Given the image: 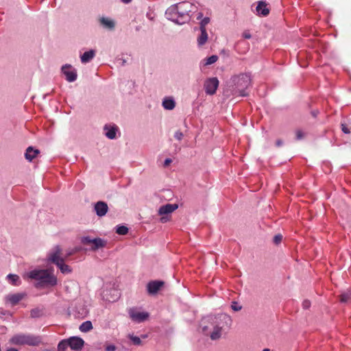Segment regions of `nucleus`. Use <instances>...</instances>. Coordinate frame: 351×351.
I'll return each mask as SVG.
<instances>
[{
    "label": "nucleus",
    "mask_w": 351,
    "mask_h": 351,
    "mask_svg": "<svg viewBox=\"0 0 351 351\" xmlns=\"http://www.w3.org/2000/svg\"><path fill=\"white\" fill-rule=\"evenodd\" d=\"M62 248L59 245H56L53 248V251L49 254V259L59 267L62 273L69 274L72 269L68 265L64 263L65 259L62 256Z\"/></svg>",
    "instance_id": "39448f33"
},
{
    "label": "nucleus",
    "mask_w": 351,
    "mask_h": 351,
    "mask_svg": "<svg viewBox=\"0 0 351 351\" xmlns=\"http://www.w3.org/2000/svg\"><path fill=\"white\" fill-rule=\"evenodd\" d=\"M68 347L67 340L63 339L58 345V351H66Z\"/></svg>",
    "instance_id": "a878e982"
},
{
    "label": "nucleus",
    "mask_w": 351,
    "mask_h": 351,
    "mask_svg": "<svg viewBox=\"0 0 351 351\" xmlns=\"http://www.w3.org/2000/svg\"><path fill=\"white\" fill-rule=\"evenodd\" d=\"M282 236L281 234H277L274 237V242L276 244H278L282 241Z\"/></svg>",
    "instance_id": "4c0bfd02"
},
{
    "label": "nucleus",
    "mask_w": 351,
    "mask_h": 351,
    "mask_svg": "<svg viewBox=\"0 0 351 351\" xmlns=\"http://www.w3.org/2000/svg\"><path fill=\"white\" fill-rule=\"evenodd\" d=\"M295 135L297 140H301L304 137V133L300 130H296Z\"/></svg>",
    "instance_id": "72a5a7b5"
},
{
    "label": "nucleus",
    "mask_w": 351,
    "mask_h": 351,
    "mask_svg": "<svg viewBox=\"0 0 351 351\" xmlns=\"http://www.w3.org/2000/svg\"><path fill=\"white\" fill-rule=\"evenodd\" d=\"M116 232L120 235H125L128 232V228L125 226H119L117 227Z\"/></svg>",
    "instance_id": "cd10ccee"
},
{
    "label": "nucleus",
    "mask_w": 351,
    "mask_h": 351,
    "mask_svg": "<svg viewBox=\"0 0 351 351\" xmlns=\"http://www.w3.org/2000/svg\"><path fill=\"white\" fill-rule=\"evenodd\" d=\"M129 338L132 340V341L133 342V343L134 345H136V346L141 345L142 341L138 337L134 336L132 335H130Z\"/></svg>",
    "instance_id": "c756f323"
},
{
    "label": "nucleus",
    "mask_w": 351,
    "mask_h": 351,
    "mask_svg": "<svg viewBox=\"0 0 351 351\" xmlns=\"http://www.w3.org/2000/svg\"><path fill=\"white\" fill-rule=\"evenodd\" d=\"M93 324L90 321H86L83 322L79 327V329L82 332H87L93 329Z\"/></svg>",
    "instance_id": "412c9836"
},
{
    "label": "nucleus",
    "mask_w": 351,
    "mask_h": 351,
    "mask_svg": "<svg viewBox=\"0 0 351 351\" xmlns=\"http://www.w3.org/2000/svg\"><path fill=\"white\" fill-rule=\"evenodd\" d=\"M72 314L76 318L83 319L88 314V310L84 304L79 303L73 309Z\"/></svg>",
    "instance_id": "0eeeda50"
},
{
    "label": "nucleus",
    "mask_w": 351,
    "mask_h": 351,
    "mask_svg": "<svg viewBox=\"0 0 351 351\" xmlns=\"http://www.w3.org/2000/svg\"><path fill=\"white\" fill-rule=\"evenodd\" d=\"M177 208H178V205L177 204H167L166 205L162 206L159 208L158 213L160 215H166V214H169V213H173Z\"/></svg>",
    "instance_id": "2eb2a0df"
},
{
    "label": "nucleus",
    "mask_w": 351,
    "mask_h": 351,
    "mask_svg": "<svg viewBox=\"0 0 351 351\" xmlns=\"http://www.w3.org/2000/svg\"><path fill=\"white\" fill-rule=\"evenodd\" d=\"M28 277L38 281L37 288L53 287L57 284V278L47 269H34L28 273Z\"/></svg>",
    "instance_id": "f03ea898"
},
{
    "label": "nucleus",
    "mask_w": 351,
    "mask_h": 351,
    "mask_svg": "<svg viewBox=\"0 0 351 351\" xmlns=\"http://www.w3.org/2000/svg\"><path fill=\"white\" fill-rule=\"evenodd\" d=\"M10 343L16 346H38L42 343V338L31 334H16L12 337Z\"/></svg>",
    "instance_id": "20e7f679"
},
{
    "label": "nucleus",
    "mask_w": 351,
    "mask_h": 351,
    "mask_svg": "<svg viewBox=\"0 0 351 351\" xmlns=\"http://www.w3.org/2000/svg\"><path fill=\"white\" fill-rule=\"evenodd\" d=\"M341 130L345 134H350V130L348 128V125L346 123H341Z\"/></svg>",
    "instance_id": "f704fd0d"
},
{
    "label": "nucleus",
    "mask_w": 351,
    "mask_h": 351,
    "mask_svg": "<svg viewBox=\"0 0 351 351\" xmlns=\"http://www.w3.org/2000/svg\"><path fill=\"white\" fill-rule=\"evenodd\" d=\"M256 10L258 16H266L269 14V9L267 8L266 1H258Z\"/></svg>",
    "instance_id": "ddd939ff"
},
{
    "label": "nucleus",
    "mask_w": 351,
    "mask_h": 351,
    "mask_svg": "<svg viewBox=\"0 0 351 351\" xmlns=\"http://www.w3.org/2000/svg\"><path fill=\"white\" fill-rule=\"evenodd\" d=\"M43 315V312L42 309H40L38 308H34L30 312V315L32 317L36 318V317H40Z\"/></svg>",
    "instance_id": "bb28decb"
},
{
    "label": "nucleus",
    "mask_w": 351,
    "mask_h": 351,
    "mask_svg": "<svg viewBox=\"0 0 351 351\" xmlns=\"http://www.w3.org/2000/svg\"><path fill=\"white\" fill-rule=\"evenodd\" d=\"M243 37L245 39L251 38V34L248 31H245L243 33Z\"/></svg>",
    "instance_id": "79ce46f5"
},
{
    "label": "nucleus",
    "mask_w": 351,
    "mask_h": 351,
    "mask_svg": "<svg viewBox=\"0 0 351 351\" xmlns=\"http://www.w3.org/2000/svg\"><path fill=\"white\" fill-rule=\"evenodd\" d=\"M25 296L24 293H17L8 295L5 297L6 302H10L12 305L17 304Z\"/></svg>",
    "instance_id": "4468645a"
},
{
    "label": "nucleus",
    "mask_w": 351,
    "mask_h": 351,
    "mask_svg": "<svg viewBox=\"0 0 351 351\" xmlns=\"http://www.w3.org/2000/svg\"><path fill=\"white\" fill-rule=\"evenodd\" d=\"M175 101L171 99H165L162 101V106L166 110H173L175 108Z\"/></svg>",
    "instance_id": "4be33fe9"
},
{
    "label": "nucleus",
    "mask_w": 351,
    "mask_h": 351,
    "mask_svg": "<svg viewBox=\"0 0 351 351\" xmlns=\"http://www.w3.org/2000/svg\"><path fill=\"white\" fill-rule=\"evenodd\" d=\"M62 71L66 76V80L68 82H74L77 79L76 70L73 69L71 65L66 64L62 67Z\"/></svg>",
    "instance_id": "1a4fd4ad"
},
{
    "label": "nucleus",
    "mask_w": 351,
    "mask_h": 351,
    "mask_svg": "<svg viewBox=\"0 0 351 351\" xmlns=\"http://www.w3.org/2000/svg\"><path fill=\"white\" fill-rule=\"evenodd\" d=\"M95 52L94 50H90L88 51L84 52L81 56V61L82 63H87L90 62L95 56Z\"/></svg>",
    "instance_id": "a211bd4d"
},
{
    "label": "nucleus",
    "mask_w": 351,
    "mask_h": 351,
    "mask_svg": "<svg viewBox=\"0 0 351 351\" xmlns=\"http://www.w3.org/2000/svg\"><path fill=\"white\" fill-rule=\"evenodd\" d=\"M66 340L69 346L73 350H81L84 345V341L79 337H71Z\"/></svg>",
    "instance_id": "6e6552de"
},
{
    "label": "nucleus",
    "mask_w": 351,
    "mask_h": 351,
    "mask_svg": "<svg viewBox=\"0 0 351 351\" xmlns=\"http://www.w3.org/2000/svg\"><path fill=\"white\" fill-rule=\"evenodd\" d=\"M201 34L197 38V43L199 46L204 45L208 40V34L206 32V27H203L200 29Z\"/></svg>",
    "instance_id": "aec40b11"
},
{
    "label": "nucleus",
    "mask_w": 351,
    "mask_h": 351,
    "mask_svg": "<svg viewBox=\"0 0 351 351\" xmlns=\"http://www.w3.org/2000/svg\"><path fill=\"white\" fill-rule=\"evenodd\" d=\"M340 301L341 302H348L351 299V291H348L340 295Z\"/></svg>",
    "instance_id": "b1692460"
},
{
    "label": "nucleus",
    "mask_w": 351,
    "mask_h": 351,
    "mask_svg": "<svg viewBox=\"0 0 351 351\" xmlns=\"http://www.w3.org/2000/svg\"><path fill=\"white\" fill-rule=\"evenodd\" d=\"M73 251H75V254L80 250V248L79 247H75L72 249Z\"/></svg>",
    "instance_id": "49530a36"
},
{
    "label": "nucleus",
    "mask_w": 351,
    "mask_h": 351,
    "mask_svg": "<svg viewBox=\"0 0 351 351\" xmlns=\"http://www.w3.org/2000/svg\"><path fill=\"white\" fill-rule=\"evenodd\" d=\"M231 308L234 311H239L241 309L242 307L237 302H233L232 303Z\"/></svg>",
    "instance_id": "2f4dec72"
},
{
    "label": "nucleus",
    "mask_w": 351,
    "mask_h": 351,
    "mask_svg": "<svg viewBox=\"0 0 351 351\" xmlns=\"http://www.w3.org/2000/svg\"><path fill=\"white\" fill-rule=\"evenodd\" d=\"M104 130H106V136L110 139H114L116 137V131L117 128L116 126L106 125Z\"/></svg>",
    "instance_id": "6ab92c4d"
},
{
    "label": "nucleus",
    "mask_w": 351,
    "mask_h": 351,
    "mask_svg": "<svg viewBox=\"0 0 351 351\" xmlns=\"http://www.w3.org/2000/svg\"><path fill=\"white\" fill-rule=\"evenodd\" d=\"M6 351H19V350L16 348H12L8 349Z\"/></svg>",
    "instance_id": "09e8293b"
},
{
    "label": "nucleus",
    "mask_w": 351,
    "mask_h": 351,
    "mask_svg": "<svg viewBox=\"0 0 351 351\" xmlns=\"http://www.w3.org/2000/svg\"><path fill=\"white\" fill-rule=\"evenodd\" d=\"M218 60V56L216 55H213L208 58L206 59L205 65H210L216 62Z\"/></svg>",
    "instance_id": "c85d7f7f"
},
{
    "label": "nucleus",
    "mask_w": 351,
    "mask_h": 351,
    "mask_svg": "<svg viewBox=\"0 0 351 351\" xmlns=\"http://www.w3.org/2000/svg\"><path fill=\"white\" fill-rule=\"evenodd\" d=\"M38 154L39 151L38 149H34L32 147H29L26 150L25 156L27 160L32 161Z\"/></svg>",
    "instance_id": "f3484780"
},
{
    "label": "nucleus",
    "mask_w": 351,
    "mask_h": 351,
    "mask_svg": "<svg viewBox=\"0 0 351 351\" xmlns=\"http://www.w3.org/2000/svg\"><path fill=\"white\" fill-rule=\"evenodd\" d=\"M104 241L101 239H93L91 249L95 250L99 247L104 246Z\"/></svg>",
    "instance_id": "5701e85b"
},
{
    "label": "nucleus",
    "mask_w": 351,
    "mask_h": 351,
    "mask_svg": "<svg viewBox=\"0 0 351 351\" xmlns=\"http://www.w3.org/2000/svg\"><path fill=\"white\" fill-rule=\"evenodd\" d=\"M174 137L176 139H178V141H181L183 137V134L182 132L178 130V131L176 132V133L174 134Z\"/></svg>",
    "instance_id": "58836bf2"
},
{
    "label": "nucleus",
    "mask_w": 351,
    "mask_h": 351,
    "mask_svg": "<svg viewBox=\"0 0 351 351\" xmlns=\"http://www.w3.org/2000/svg\"><path fill=\"white\" fill-rule=\"evenodd\" d=\"M163 281H151L147 285V291L149 292V294H155L160 290V289L163 286Z\"/></svg>",
    "instance_id": "f8f14e48"
},
{
    "label": "nucleus",
    "mask_w": 351,
    "mask_h": 351,
    "mask_svg": "<svg viewBox=\"0 0 351 351\" xmlns=\"http://www.w3.org/2000/svg\"><path fill=\"white\" fill-rule=\"evenodd\" d=\"M82 243L84 245H92L93 239H91L88 237H83L82 239Z\"/></svg>",
    "instance_id": "7c9ffc66"
},
{
    "label": "nucleus",
    "mask_w": 351,
    "mask_h": 351,
    "mask_svg": "<svg viewBox=\"0 0 351 351\" xmlns=\"http://www.w3.org/2000/svg\"><path fill=\"white\" fill-rule=\"evenodd\" d=\"M106 351H115L117 350V347L112 344H108L105 346Z\"/></svg>",
    "instance_id": "e433bc0d"
},
{
    "label": "nucleus",
    "mask_w": 351,
    "mask_h": 351,
    "mask_svg": "<svg viewBox=\"0 0 351 351\" xmlns=\"http://www.w3.org/2000/svg\"><path fill=\"white\" fill-rule=\"evenodd\" d=\"M75 254V251H73L72 250H69L68 251H66V253L65 254V256L63 257L64 259L67 258L68 257H69L70 256L73 255Z\"/></svg>",
    "instance_id": "a19ab883"
},
{
    "label": "nucleus",
    "mask_w": 351,
    "mask_h": 351,
    "mask_svg": "<svg viewBox=\"0 0 351 351\" xmlns=\"http://www.w3.org/2000/svg\"><path fill=\"white\" fill-rule=\"evenodd\" d=\"M172 162L171 159L170 158H167L165 160V162H164V165L165 167L168 166L171 162Z\"/></svg>",
    "instance_id": "37998d69"
},
{
    "label": "nucleus",
    "mask_w": 351,
    "mask_h": 351,
    "mask_svg": "<svg viewBox=\"0 0 351 351\" xmlns=\"http://www.w3.org/2000/svg\"><path fill=\"white\" fill-rule=\"evenodd\" d=\"M94 209L97 216L104 217L108 210V206L106 202L99 201L95 204Z\"/></svg>",
    "instance_id": "9b49d317"
},
{
    "label": "nucleus",
    "mask_w": 351,
    "mask_h": 351,
    "mask_svg": "<svg viewBox=\"0 0 351 351\" xmlns=\"http://www.w3.org/2000/svg\"><path fill=\"white\" fill-rule=\"evenodd\" d=\"M121 1L124 3H129L132 1V0H121Z\"/></svg>",
    "instance_id": "de8ad7c7"
},
{
    "label": "nucleus",
    "mask_w": 351,
    "mask_h": 351,
    "mask_svg": "<svg viewBox=\"0 0 351 351\" xmlns=\"http://www.w3.org/2000/svg\"><path fill=\"white\" fill-rule=\"evenodd\" d=\"M219 83L217 77L208 78L204 84L206 93L210 95H214L219 86Z\"/></svg>",
    "instance_id": "423d86ee"
},
{
    "label": "nucleus",
    "mask_w": 351,
    "mask_h": 351,
    "mask_svg": "<svg viewBox=\"0 0 351 351\" xmlns=\"http://www.w3.org/2000/svg\"><path fill=\"white\" fill-rule=\"evenodd\" d=\"M99 22H100L101 25L104 27H105L106 29H110V30L114 29V28L115 27L114 21L113 20H112V19H108V18L101 17L99 19Z\"/></svg>",
    "instance_id": "dca6fc26"
},
{
    "label": "nucleus",
    "mask_w": 351,
    "mask_h": 351,
    "mask_svg": "<svg viewBox=\"0 0 351 351\" xmlns=\"http://www.w3.org/2000/svg\"><path fill=\"white\" fill-rule=\"evenodd\" d=\"M230 317L226 315L208 317L202 320L201 327L202 331L212 340L219 339L221 337L222 329L225 325L230 324Z\"/></svg>",
    "instance_id": "f257e3e1"
},
{
    "label": "nucleus",
    "mask_w": 351,
    "mask_h": 351,
    "mask_svg": "<svg viewBox=\"0 0 351 351\" xmlns=\"http://www.w3.org/2000/svg\"><path fill=\"white\" fill-rule=\"evenodd\" d=\"M167 221V218L165 217H162L160 218V221L162 222V223H165L166 221Z\"/></svg>",
    "instance_id": "a18cd8bd"
},
{
    "label": "nucleus",
    "mask_w": 351,
    "mask_h": 351,
    "mask_svg": "<svg viewBox=\"0 0 351 351\" xmlns=\"http://www.w3.org/2000/svg\"><path fill=\"white\" fill-rule=\"evenodd\" d=\"M210 22V19L208 17H205L203 19L200 23V29H202L203 27H206V25Z\"/></svg>",
    "instance_id": "473e14b6"
},
{
    "label": "nucleus",
    "mask_w": 351,
    "mask_h": 351,
    "mask_svg": "<svg viewBox=\"0 0 351 351\" xmlns=\"http://www.w3.org/2000/svg\"><path fill=\"white\" fill-rule=\"evenodd\" d=\"M129 315L130 318L136 322H142L147 319L149 317V314L145 312H139L134 309H130Z\"/></svg>",
    "instance_id": "9d476101"
},
{
    "label": "nucleus",
    "mask_w": 351,
    "mask_h": 351,
    "mask_svg": "<svg viewBox=\"0 0 351 351\" xmlns=\"http://www.w3.org/2000/svg\"><path fill=\"white\" fill-rule=\"evenodd\" d=\"M189 19V17H188V15H186V16H182V21H179L178 19H173V21H175L176 23H178V24H182V23H184L186 21H188Z\"/></svg>",
    "instance_id": "c9c22d12"
},
{
    "label": "nucleus",
    "mask_w": 351,
    "mask_h": 351,
    "mask_svg": "<svg viewBox=\"0 0 351 351\" xmlns=\"http://www.w3.org/2000/svg\"><path fill=\"white\" fill-rule=\"evenodd\" d=\"M311 306V302L309 300H304L303 302H302V306L305 309H307L310 307Z\"/></svg>",
    "instance_id": "ea45409f"
},
{
    "label": "nucleus",
    "mask_w": 351,
    "mask_h": 351,
    "mask_svg": "<svg viewBox=\"0 0 351 351\" xmlns=\"http://www.w3.org/2000/svg\"><path fill=\"white\" fill-rule=\"evenodd\" d=\"M251 75L248 73H241L232 77V82L235 86L233 95L236 96L245 97L248 95L246 90L251 86Z\"/></svg>",
    "instance_id": "7ed1b4c3"
},
{
    "label": "nucleus",
    "mask_w": 351,
    "mask_h": 351,
    "mask_svg": "<svg viewBox=\"0 0 351 351\" xmlns=\"http://www.w3.org/2000/svg\"><path fill=\"white\" fill-rule=\"evenodd\" d=\"M7 278L13 285H19V276L16 274H9Z\"/></svg>",
    "instance_id": "393cba45"
},
{
    "label": "nucleus",
    "mask_w": 351,
    "mask_h": 351,
    "mask_svg": "<svg viewBox=\"0 0 351 351\" xmlns=\"http://www.w3.org/2000/svg\"><path fill=\"white\" fill-rule=\"evenodd\" d=\"M283 142L282 140L279 139V140H277L276 142V146L278 147H280L282 145Z\"/></svg>",
    "instance_id": "c03bdc74"
}]
</instances>
